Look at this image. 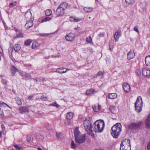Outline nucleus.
I'll list each match as a JSON object with an SVG mask.
<instances>
[{"instance_id":"c85d7f7f","label":"nucleus","mask_w":150,"mask_h":150,"mask_svg":"<svg viewBox=\"0 0 150 150\" xmlns=\"http://www.w3.org/2000/svg\"><path fill=\"white\" fill-rule=\"evenodd\" d=\"M125 1L127 5H132L134 3V0H125Z\"/></svg>"},{"instance_id":"c756f323","label":"nucleus","mask_w":150,"mask_h":150,"mask_svg":"<svg viewBox=\"0 0 150 150\" xmlns=\"http://www.w3.org/2000/svg\"><path fill=\"white\" fill-rule=\"evenodd\" d=\"M23 37V34L21 33H20L18 34H17L14 38V39H16L17 38H22Z\"/></svg>"},{"instance_id":"0e129e2a","label":"nucleus","mask_w":150,"mask_h":150,"mask_svg":"<svg viewBox=\"0 0 150 150\" xmlns=\"http://www.w3.org/2000/svg\"><path fill=\"white\" fill-rule=\"evenodd\" d=\"M95 150H103V149H95Z\"/></svg>"},{"instance_id":"4468645a","label":"nucleus","mask_w":150,"mask_h":150,"mask_svg":"<svg viewBox=\"0 0 150 150\" xmlns=\"http://www.w3.org/2000/svg\"><path fill=\"white\" fill-rule=\"evenodd\" d=\"M33 20H31L27 21L25 25V27L26 29H29L33 26Z\"/></svg>"},{"instance_id":"6e6d98bb","label":"nucleus","mask_w":150,"mask_h":150,"mask_svg":"<svg viewBox=\"0 0 150 150\" xmlns=\"http://www.w3.org/2000/svg\"><path fill=\"white\" fill-rule=\"evenodd\" d=\"M74 17H70V20L71 21H74Z\"/></svg>"},{"instance_id":"c9c22d12","label":"nucleus","mask_w":150,"mask_h":150,"mask_svg":"<svg viewBox=\"0 0 150 150\" xmlns=\"http://www.w3.org/2000/svg\"><path fill=\"white\" fill-rule=\"evenodd\" d=\"M86 41L88 43H91L92 41V40L91 36H89L87 37L86 39Z\"/></svg>"},{"instance_id":"1a4fd4ad","label":"nucleus","mask_w":150,"mask_h":150,"mask_svg":"<svg viewBox=\"0 0 150 150\" xmlns=\"http://www.w3.org/2000/svg\"><path fill=\"white\" fill-rule=\"evenodd\" d=\"M25 16L27 21L33 20V18H32L31 13L30 10H28L25 13Z\"/></svg>"},{"instance_id":"f03ea898","label":"nucleus","mask_w":150,"mask_h":150,"mask_svg":"<svg viewBox=\"0 0 150 150\" xmlns=\"http://www.w3.org/2000/svg\"><path fill=\"white\" fill-rule=\"evenodd\" d=\"M105 126L104 122L102 120L96 121L94 123V126L92 128L93 131L97 132H101L103 131Z\"/></svg>"},{"instance_id":"680f3d73","label":"nucleus","mask_w":150,"mask_h":150,"mask_svg":"<svg viewBox=\"0 0 150 150\" xmlns=\"http://www.w3.org/2000/svg\"><path fill=\"white\" fill-rule=\"evenodd\" d=\"M14 30H15V31H16V32H17V31H18V29H17L16 28H14Z\"/></svg>"},{"instance_id":"f3484780","label":"nucleus","mask_w":150,"mask_h":150,"mask_svg":"<svg viewBox=\"0 0 150 150\" xmlns=\"http://www.w3.org/2000/svg\"><path fill=\"white\" fill-rule=\"evenodd\" d=\"M135 56L134 53L132 51H129L127 54V58L129 59L133 58Z\"/></svg>"},{"instance_id":"69168bd1","label":"nucleus","mask_w":150,"mask_h":150,"mask_svg":"<svg viewBox=\"0 0 150 150\" xmlns=\"http://www.w3.org/2000/svg\"><path fill=\"white\" fill-rule=\"evenodd\" d=\"M12 50H12L11 49V48H9L8 49V51H10V50Z\"/></svg>"},{"instance_id":"e2e57ef3","label":"nucleus","mask_w":150,"mask_h":150,"mask_svg":"<svg viewBox=\"0 0 150 150\" xmlns=\"http://www.w3.org/2000/svg\"><path fill=\"white\" fill-rule=\"evenodd\" d=\"M84 33V31H81V32H80V33L81 34H83Z\"/></svg>"},{"instance_id":"a211bd4d","label":"nucleus","mask_w":150,"mask_h":150,"mask_svg":"<svg viewBox=\"0 0 150 150\" xmlns=\"http://www.w3.org/2000/svg\"><path fill=\"white\" fill-rule=\"evenodd\" d=\"M146 125L147 128H150V114L148 115L146 120Z\"/></svg>"},{"instance_id":"58836bf2","label":"nucleus","mask_w":150,"mask_h":150,"mask_svg":"<svg viewBox=\"0 0 150 150\" xmlns=\"http://www.w3.org/2000/svg\"><path fill=\"white\" fill-rule=\"evenodd\" d=\"M32 139V137L30 135H28L27 137V140L28 142H31Z\"/></svg>"},{"instance_id":"603ef678","label":"nucleus","mask_w":150,"mask_h":150,"mask_svg":"<svg viewBox=\"0 0 150 150\" xmlns=\"http://www.w3.org/2000/svg\"><path fill=\"white\" fill-rule=\"evenodd\" d=\"M1 82L4 84H6L7 83V81L4 79H2L1 80Z\"/></svg>"},{"instance_id":"aec40b11","label":"nucleus","mask_w":150,"mask_h":150,"mask_svg":"<svg viewBox=\"0 0 150 150\" xmlns=\"http://www.w3.org/2000/svg\"><path fill=\"white\" fill-rule=\"evenodd\" d=\"M95 90L92 88H91L86 91V94L87 96H90L92 95L94 92Z\"/></svg>"},{"instance_id":"864d4df0","label":"nucleus","mask_w":150,"mask_h":150,"mask_svg":"<svg viewBox=\"0 0 150 150\" xmlns=\"http://www.w3.org/2000/svg\"><path fill=\"white\" fill-rule=\"evenodd\" d=\"M14 146L16 149V150H19L20 148L17 145H15Z\"/></svg>"},{"instance_id":"49530a36","label":"nucleus","mask_w":150,"mask_h":150,"mask_svg":"<svg viewBox=\"0 0 150 150\" xmlns=\"http://www.w3.org/2000/svg\"><path fill=\"white\" fill-rule=\"evenodd\" d=\"M81 19L77 18L75 17L74 18V21L75 22H77L81 21Z\"/></svg>"},{"instance_id":"f704fd0d","label":"nucleus","mask_w":150,"mask_h":150,"mask_svg":"<svg viewBox=\"0 0 150 150\" xmlns=\"http://www.w3.org/2000/svg\"><path fill=\"white\" fill-rule=\"evenodd\" d=\"M51 19V18L49 17H47L43 19L42 20V22H46L47 21H50Z\"/></svg>"},{"instance_id":"338daca9","label":"nucleus","mask_w":150,"mask_h":150,"mask_svg":"<svg viewBox=\"0 0 150 150\" xmlns=\"http://www.w3.org/2000/svg\"><path fill=\"white\" fill-rule=\"evenodd\" d=\"M2 134H1V132H0V137H1V136Z\"/></svg>"},{"instance_id":"a18cd8bd","label":"nucleus","mask_w":150,"mask_h":150,"mask_svg":"<svg viewBox=\"0 0 150 150\" xmlns=\"http://www.w3.org/2000/svg\"><path fill=\"white\" fill-rule=\"evenodd\" d=\"M16 5V2H12L11 3L9 4V6L10 7H13L14 6H15Z\"/></svg>"},{"instance_id":"c03bdc74","label":"nucleus","mask_w":150,"mask_h":150,"mask_svg":"<svg viewBox=\"0 0 150 150\" xmlns=\"http://www.w3.org/2000/svg\"><path fill=\"white\" fill-rule=\"evenodd\" d=\"M136 73L138 76H139L141 74V71L139 69H137L136 70Z\"/></svg>"},{"instance_id":"3c124183","label":"nucleus","mask_w":150,"mask_h":150,"mask_svg":"<svg viewBox=\"0 0 150 150\" xmlns=\"http://www.w3.org/2000/svg\"><path fill=\"white\" fill-rule=\"evenodd\" d=\"M147 150H150V142L147 144Z\"/></svg>"},{"instance_id":"e433bc0d","label":"nucleus","mask_w":150,"mask_h":150,"mask_svg":"<svg viewBox=\"0 0 150 150\" xmlns=\"http://www.w3.org/2000/svg\"><path fill=\"white\" fill-rule=\"evenodd\" d=\"M16 100L17 103L18 105H21L22 104V102L21 99L18 98H16Z\"/></svg>"},{"instance_id":"bb28decb","label":"nucleus","mask_w":150,"mask_h":150,"mask_svg":"<svg viewBox=\"0 0 150 150\" xmlns=\"http://www.w3.org/2000/svg\"><path fill=\"white\" fill-rule=\"evenodd\" d=\"M115 106L110 105L109 106V110L112 113H114L115 112Z\"/></svg>"},{"instance_id":"f8f14e48","label":"nucleus","mask_w":150,"mask_h":150,"mask_svg":"<svg viewBox=\"0 0 150 150\" xmlns=\"http://www.w3.org/2000/svg\"><path fill=\"white\" fill-rule=\"evenodd\" d=\"M142 74L144 76H148L150 75V70L146 68H144L142 71Z\"/></svg>"},{"instance_id":"de8ad7c7","label":"nucleus","mask_w":150,"mask_h":150,"mask_svg":"<svg viewBox=\"0 0 150 150\" xmlns=\"http://www.w3.org/2000/svg\"><path fill=\"white\" fill-rule=\"evenodd\" d=\"M103 72H102L101 71H99L97 73V74H96V76H99L102 75H103Z\"/></svg>"},{"instance_id":"5701e85b","label":"nucleus","mask_w":150,"mask_h":150,"mask_svg":"<svg viewBox=\"0 0 150 150\" xmlns=\"http://www.w3.org/2000/svg\"><path fill=\"white\" fill-rule=\"evenodd\" d=\"M117 97V94L115 93H109L108 96V98L111 99H115Z\"/></svg>"},{"instance_id":"423d86ee","label":"nucleus","mask_w":150,"mask_h":150,"mask_svg":"<svg viewBox=\"0 0 150 150\" xmlns=\"http://www.w3.org/2000/svg\"><path fill=\"white\" fill-rule=\"evenodd\" d=\"M130 140L126 139L123 140L120 144V150H130Z\"/></svg>"},{"instance_id":"6ab92c4d","label":"nucleus","mask_w":150,"mask_h":150,"mask_svg":"<svg viewBox=\"0 0 150 150\" xmlns=\"http://www.w3.org/2000/svg\"><path fill=\"white\" fill-rule=\"evenodd\" d=\"M92 107L94 111L96 112L99 111L100 110L101 108L100 106L98 104L93 105Z\"/></svg>"},{"instance_id":"7ed1b4c3","label":"nucleus","mask_w":150,"mask_h":150,"mask_svg":"<svg viewBox=\"0 0 150 150\" xmlns=\"http://www.w3.org/2000/svg\"><path fill=\"white\" fill-rule=\"evenodd\" d=\"M75 140L79 144L84 143L86 139L85 134H83L79 132L77 129H76L74 132Z\"/></svg>"},{"instance_id":"cd10ccee","label":"nucleus","mask_w":150,"mask_h":150,"mask_svg":"<svg viewBox=\"0 0 150 150\" xmlns=\"http://www.w3.org/2000/svg\"><path fill=\"white\" fill-rule=\"evenodd\" d=\"M40 46V44L36 42H33L32 45V49H35Z\"/></svg>"},{"instance_id":"473e14b6","label":"nucleus","mask_w":150,"mask_h":150,"mask_svg":"<svg viewBox=\"0 0 150 150\" xmlns=\"http://www.w3.org/2000/svg\"><path fill=\"white\" fill-rule=\"evenodd\" d=\"M52 11L49 9H47L45 12V15L46 16H49L52 14Z\"/></svg>"},{"instance_id":"72a5a7b5","label":"nucleus","mask_w":150,"mask_h":150,"mask_svg":"<svg viewBox=\"0 0 150 150\" xmlns=\"http://www.w3.org/2000/svg\"><path fill=\"white\" fill-rule=\"evenodd\" d=\"M56 135L58 138L62 139L63 137V134L60 132L57 133Z\"/></svg>"},{"instance_id":"4be33fe9","label":"nucleus","mask_w":150,"mask_h":150,"mask_svg":"<svg viewBox=\"0 0 150 150\" xmlns=\"http://www.w3.org/2000/svg\"><path fill=\"white\" fill-rule=\"evenodd\" d=\"M73 117V113L71 112L67 113L66 114V118L67 120L72 119Z\"/></svg>"},{"instance_id":"5fc2aeb1","label":"nucleus","mask_w":150,"mask_h":150,"mask_svg":"<svg viewBox=\"0 0 150 150\" xmlns=\"http://www.w3.org/2000/svg\"><path fill=\"white\" fill-rule=\"evenodd\" d=\"M1 128L2 129V131H4L5 130V127L4 125H1Z\"/></svg>"},{"instance_id":"2f4dec72","label":"nucleus","mask_w":150,"mask_h":150,"mask_svg":"<svg viewBox=\"0 0 150 150\" xmlns=\"http://www.w3.org/2000/svg\"><path fill=\"white\" fill-rule=\"evenodd\" d=\"M32 42V40L30 39H28L25 41L24 42V45L26 46H28L30 45Z\"/></svg>"},{"instance_id":"7c9ffc66","label":"nucleus","mask_w":150,"mask_h":150,"mask_svg":"<svg viewBox=\"0 0 150 150\" xmlns=\"http://www.w3.org/2000/svg\"><path fill=\"white\" fill-rule=\"evenodd\" d=\"M71 147L72 149H76L77 145L74 143V140H72L71 142Z\"/></svg>"},{"instance_id":"a878e982","label":"nucleus","mask_w":150,"mask_h":150,"mask_svg":"<svg viewBox=\"0 0 150 150\" xmlns=\"http://www.w3.org/2000/svg\"><path fill=\"white\" fill-rule=\"evenodd\" d=\"M93 8L91 7H84L83 8L84 10L86 13L90 12L93 10Z\"/></svg>"},{"instance_id":"393cba45","label":"nucleus","mask_w":150,"mask_h":150,"mask_svg":"<svg viewBox=\"0 0 150 150\" xmlns=\"http://www.w3.org/2000/svg\"><path fill=\"white\" fill-rule=\"evenodd\" d=\"M21 48V46L19 44H15L14 46V49L16 52L19 51L20 50Z\"/></svg>"},{"instance_id":"f257e3e1","label":"nucleus","mask_w":150,"mask_h":150,"mask_svg":"<svg viewBox=\"0 0 150 150\" xmlns=\"http://www.w3.org/2000/svg\"><path fill=\"white\" fill-rule=\"evenodd\" d=\"M122 125L120 123H117L111 128V133L114 138H117L121 133Z\"/></svg>"},{"instance_id":"20e7f679","label":"nucleus","mask_w":150,"mask_h":150,"mask_svg":"<svg viewBox=\"0 0 150 150\" xmlns=\"http://www.w3.org/2000/svg\"><path fill=\"white\" fill-rule=\"evenodd\" d=\"M90 118H86L84 122V125L85 129L88 133L91 136H93L94 134L93 132V127L91 126Z\"/></svg>"},{"instance_id":"2eb2a0df","label":"nucleus","mask_w":150,"mask_h":150,"mask_svg":"<svg viewBox=\"0 0 150 150\" xmlns=\"http://www.w3.org/2000/svg\"><path fill=\"white\" fill-rule=\"evenodd\" d=\"M121 33L120 32L117 31L116 32L114 36L115 40L116 41H118L119 38L121 36Z\"/></svg>"},{"instance_id":"4c0bfd02","label":"nucleus","mask_w":150,"mask_h":150,"mask_svg":"<svg viewBox=\"0 0 150 150\" xmlns=\"http://www.w3.org/2000/svg\"><path fill=\"white\" fill-rule=\"evenodd\" d=\"M24 77L27 79H29L31 78V76L29 74H24Z\"/></svg>"},{"instance_id":"8fccbe9b","label":"nucleus","mask_w":150,"mask_h":150,"mask_svg":"<svg viewBox=\"0 0 150 150\" xmlns=\"http://www.w3.org/2000/svg\"><path fill=\"white\" fill-rule=\"evenodd\" d=\"M0 115L1 116H4V115L3 110L0 108Z\"/></svg>"},{"instance_id":"4d7b16f0","label":"nucleus","mask_w":150,"mask_h":150,"mask_svg":"<svg viewBox=\"0 0 150 150\" xmlns=\"http://www.w3.org/2000/svg\"><path fill=\"white\" fill-rule=\"evenodd\" d=\"M33 96H29L28 98V100H31L33 99Z\"/></svg>"},{"instance_id":"9d476101","label":"nucleus","mask_w":150,"mask_h":150,"mask_svg":"<svg viewBox=\"0 0 150 150\" xmlns=\"http://www.w3.org/2000/svg\"><path fill=\"white\" fill-rule=\"evenodd\" d=\"M124 91L126 93L129 92L130 90V86L127 83H124L122 85Z\"/></svg>"},{"instance_id":"39448f33","label":"nucleus","mask_w":150,"mask_h":150,"mask_svg":"<svg viewBox=\"0 0 150 150\" xmlns=\"http://www.w3.org/2000/svg\"><path fill=\"white\" fill-rule=\"evenodd\" d=\"M66 6L67 4L66 3H63L58 7L55 13L57 15L55 18L61 16L64 14V10L66 8Z\"/></svg>"},{"instance_id":"0eeeda50","label":"nucleus","mask_w":150,"mask_h":150,"mask_svg":"<svg viewBox=\"0 0 150 150\" xmlns=\"http://www.w3.org/2000/svg\"><path fill=\"white\" fill-rule=\"evenodd\" d=\"M143 102L141 96H138L135 103V110L137 112H140L142 110L143 107Z\"/></svg>"},{"instance_id":"b1692460","label":"nucleus","mask_w":150,"mask_h":150,"mask_svg":"<svg viewBox=\"0 0 150 150\" xmlns=\"http://www.w3.org/2000/svg\"><path fill=\"white\" fill-rule=\"evenodd\" d=\"M145 62L147 66H149L150 65V56H147L145 57Z\"/></svg>"},{"instance_id":"79ce46f5","label":"nucleus","mask_w":150,"mask_h":150,"mask_svg":"<svg viewBox=\"0 0 150 150\" xmlns=\"http://www.w3.org/2000/svg\"><path fill=\"white\" fill-rule=\"evenodd\" d=\"M0 106L1 107H5L6 106H7L8 107L10 108V107L6 103L2 102L0 104Z\"/></svg>"},{"instance_id":"052dcab7","label":"nucleus","mask_w":150,"mask_h":150,"mask_svg":"<svg viewBox=\"0 0 150 150\" xmlns=\"http://www.w3.org/2000/svg\"><path fill=\"white\" fill-rule=\"evenodd\" d=\"M3 51L1 49V47L0 46V52L1 53H2Z\"/></svg>"},{"instance_id":"37998d69","label":"nucleus","mask_w":150,"mask_h":150,"mask_svg":"<svg viewBox=\"0 0 150 150\" xmlns=\"http://www.w3.org/2000/svg\"><path fill=\"white\" fill-rule=\"evenodd\" d=\"M50 105L56 107L57 108H59V106L56 102H55L54 103L50 104Z\"/></svg>"},{"instance_id":"bf43d9fd","label":"nucleus","mask_w":150,"mask_h":150,"mask_svg":"<svg viewBox=\"0 0 150 150\" xmlns=\"http://www.w3.org/2000/svg\"><path fill=\"white\" fill-rule=\"evenodd\" d=\"M71 70V69H66V68H65V69L64 70L65 71V72L66 73L68 71L70 70Z\"/></svg>"},{"instance_id":"412c9836","label":"nucleus","mask_w":150,"mask_h":150,"mask_svg":"<svg viewBox=\"0 0 150 150\" xmlns=\"http://www.w3.org/2000/svg\"><path fill=\"white\" fill-rule=\"evenodd\" d=\"M65 69V68L61 67L57 69H56V72L60 74L65 73L64 70Z\"/></svg>"},{"instance_id":"13d9d810","label":"nucleus","mask_w":150,"mask_h":150,"mask_svg":"<svg viewBox=\"0 0 150 150\" xmlns=\"http://www.w3.org/2000/svg\"><path fill=\"white\" fill-rule=\"evenodd\" d=\"M19 74L21 76L23 77H24V75L22 72H19Z\"/></svg>"},{"instance_id":"dca6fc26","label":"nucleus","mask_w":150,"mask_h":150,"mask_svg":"<svg viewBox=\"0 0 150 150\" xmlns=\"http://www.w3.org/2000/svg\"><path fill=\"white\" fill-rule=\"evenodd\" d=\"M19 111L20 113L23 114L25 112H29V109L28 108L26 107H21L19 108Z\"/></svg>"},{"instance_id":"a19ab883","label":"nucleus","mask_w":150,"mask_h":150,"mask_svg":"<svg viewBox=\"0 0 150 150\" xmlns=\"http://www.w3.org/2000/svg\"><path fill=\"white\" fill-rule=\"evenodd\" d=\"M41 99L43 101H46L47 100V98L44 95H43L41 97Z\"/></svg>"},{"instance_id":"9b49d317","label":"nucleus","mask_w":150,"mask_h":150,"mask_svg":"<svg viewBox=\"0 0 150 150\" xmlns=\"http://www.w3.org/2000/svg\"><path fill=\"white\" fill-rule=\"evenodd\" d=\"M12 76H15L16 72L18 71V69L14 66L12 65L10 69Z\"/></svg>"},{"instance_id":"6e6552de","label":"nucleus","mask_w":150,"mask_h":150,"mask_svg":"<svg viewBox=\"0 0 150 150\" xmlns=\"http://www.w3.org/2000/svg\"><path fill=\"white\" fill-rule=\"evenodd\" d=\"M74 33H70L65 36V39L67 41L71 42L74 40Z\"/></svg>"},{"instance_id":"774afa93","label":"nucleus","mask_w":150,"mask_h":150,"mask_svg":"<svg viewBox=\"0 0 150 150\" xmlns=\"http://www.w3.org/2000/svg\"><path fill=\"white\" fill-rule=\"evenodd\" d=\"M38 150H42L41 148H38Z\"/></svg>"},{"instance_id":"09e8293b","label":"nucleus","mask_w":150,"mask_h":150,"mask_svg":"<svg viewBox=\"0 0 150 150\" xmlns=\"http://www.w3.org/2000/svg\"><path fill=\"white\" fill-rule=\"evenodd\" d=\"M134 30L138 33H139V32L138 28L137 27L134 26Z\"/></svg>"},{"instance_id":"ddd939ff","label":"nucleus","mask_w":150,"mask_h":150,"mask_svg":"<svg viewBox=\"0 0 150 150\" xmlns=\"http://www.w3.org/2000/svg\"><path fill=\"white\" fill-rule=\"evenodd\" d=\"M141 122H139L135 123H133L130 125V127L132 129L137 128L141 126Z\"/></svg>"},{"instance_id":"ea45409f","label":"nucleus","mask_w":150,"mask_h":150,"mask_svg":"<svg viewBox=\"0 0 150 150\" xmlns=\"http://www.w3.org/2000/svg\"><path fill=\"white\" fill-rule=\"evenodd\" d=\"M50 35V34L48 33H40L38 34L39 36L42 37L47 36Z\"/></svg>"}]
</instances>
